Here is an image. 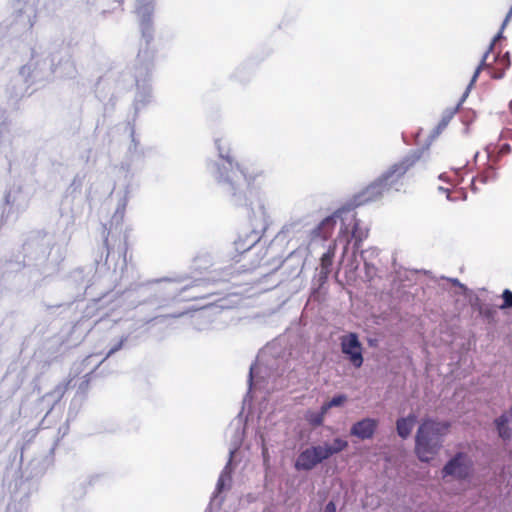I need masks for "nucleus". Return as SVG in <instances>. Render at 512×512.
<instances>
[{"instance_id": "nucleus-19", "label": "nucleus", "mask_w": 512, "mask_h": 512, "mask_svg": "<svg viewBox=\"0 0 512 512\" xmlns=\"http://www.w3.org/2000/svg\"><path fill=\"white\" fill-rule=\"evenodd\" d=\"M503 303L500 305V309H507L512 307V291L505 289L502 293Z\"/></svg>"}, {"instance_id": "nucleus-16", "label": "nucleus", "mask_w": 512, "mask_h": 512, "mask_svg": "<svg viewBox=\"0 0 512 512\" xmlns=\"http://www.w3.org/2000/svg\"><path fill=\"white\" fill-rule=\"evenodd\" d=\"M347 401V396L339 394L334 396L330 401L325 402L323 406L324 412H328L332 407L342 406Z\"/></svg>"}, {"instance_id": "nucleus-13", "label": "nucleus", "mask_w": 512, "mask_h": 512, "mask_svg": "<svg viewBox=\"0 0 512 512\" xmlns=\"http://www.w3.org/2000/svg\"><path fill=\"white\" fill-rule=\"evenodd\" d=\"M368 237V229L360 226L359 221H355L352 229V238L355 240L354 247L359 249L363 240Z\"/></svg>"}, {"instance_id": "nucleus-9", "label": "nucleus", "mask_w": 512, "mask_h": 512, "mask_svg": "<svg viewBox=\"0 0 512 512\" xmlns=\"http://www.w3.org/2000/svg\"><path fill=\"white\" fill-rule=\"evenodd\" d=\"M378 422L375 419L365 418L356 422L350 430L351 435L356 436L362 440L370 439L373 437Z\"/></svg>"}, {"instance_id": "nucleus-3", "label": "nucleus", "mask_w": 512, "mask_h": 512, "mask_svg": "<svg viewBox=\"0 0 512 512\" xmlns=\"http://www.w3.org/2000/svg\"><path fill=\"white\" fill-rule=\"evenodd\" d=\"M348 442L341 438H335L331 445H317L303 450L297 457L295 468L298 471H309L316 467L322 461L328 459L332 455L346 449Z\"/></svg>"}, {"instance_id": "nucleus-10", "label": "nucleus", "mask_w": 512, "mask_h": 512, "mask_svg": "<svg viewBox=\"0 0 512 512\" xmlns=\"http://www.w3.org/2000/svg\"><path fill=\"white\" fill-rule=\"evenodd\" d=\"M334 256H335V245L330 246L328 248V250L322 255V257L320 259V272H319V279L321 281L327 280L329 274L331 273Z\"/></svg>"}, {"instance_id": "nucleus-11", "label": "nucleus", "mask_w": 512, "mask_h": 512, "mask_svg": "<svg viewBox=\"0 0 512 512\" xmlns=\"http://www.w3.org/2000/svg\"><path fill=\"white\" fill-rule=\"evenodd\" d=\"M416 423V416L414 414H410L405 418H400L396 422L397 433L401 438H407L414 425Z\"/></svg>"}, {"instance_id": "nucleus-20", "label": "nucleus", "mask_w": 512, "mask_h": 512, "mask_svg": "<svg viewBox=\"0 0 512 512\" xmlns=\"http://www.w3.org/2000/svg\"><path fill=\"white\" fill-rule=\"evenodd\" d=\"M510 152H511V146L509 144L504 143L499 146V149H498L499 156L507 155Z\"/></svg>"}, {"instance_id": "nucleus-6", "label": "nucleus", "mask_w": 512, "mask_h": 512, "mask_svg": "<svg viewBox=\"0 0 512 512\" xmlns=\"http://www.w3.org/2000/svg\"><path fill=\"white\" fill-rule=\"evenodd\" d=\"M177 291V297L186 302L205 299L212 294L209 289V282L206 280H195L189 284L180 285Z\"/></svg>"}, {"instance_id": "nucleus-8", "label": "nucleus", "mask_w": 512, "mask_h": 512, "mask_svg": "<svg viewBox=\"0 0 512 512\" xmlns=\"http://www.w3.org/2000/svg\"><path fill=\"white\" fill-rule=\"evenodd\" d=\"M341 350L348 356L352 365L360 368L363 364L362 345L357 334L350 333L341 338Z\"/></svg>"}, {"instance_id": "nucleus-17", "label": "nucleus", "mask_w": 512, "mask_h": 512, "mask_svg": "<svg viewBox=\"0 0 512 512\" xmlns=\"http://www.w3.org/2000/svg\"><path fill=\"white\" fill-rule=\"evenodd\" d=\"M344 209L337 210L334 215L328 216L325 219H323L319 225V229H323L325 227H330L331 229L335 226L336 218L341 217L342 213L344 212Z\"/></svg>"}, {"instance_id": "nucleus-18", "label": "nucleus", "mask_w": 512, "mask_h": 512, "mask_svg": "<svg viewBox=\"0 0 512 512\" xmlns=\"http://www.w3.org/2000/svg\"><path fill=\"white\" fill-rule=\"evenodd\" d=\"M454 114H455V110H449V111H446L443 114L440 122L438 123V125L436 127L437 133H440L441 131H443L447 127V125L449 124V122L453 118Z\"/></svg>"}, {"instance_id": "nucleus-5", "label": "nucleus", "mask_w": 512, "mask_h": 512, "mask_svg": "<svg viewBox=\"0 0 512 512\" xmlns=\"http://www.w3.org/2000/svg\"><path fill=\"white\" fill-rule=\"evenodd\" d=\"M473 472V461L469 455L458 452L443 467V477L452 476L458 480L468 479Z\"/></svg>"}, {"instance_id": "nucleus-23", "label": "nucleus", "mask_w": 512, "mask_h": 512, "mask_svg": "<svg viewBox=\"0 0 512 512\" xmlns=\"http://www.w3.org/2000/svg\"><path fill=\"white\" fill-rule=\"evenodd\" d=\"M324 512H336V505L333 501L326 504Z\"/></svg>"}, {"instance_id": "nucleus-15", "label": "nucleus", "mask_w": 512, "mask_h": 512, "mask_svg": "<svg viewBox=\"0 0 512 512\" xmlns=\"http://www.w3.org/2000/svg\"><path fill=\"white\" fill-rule=\"evenodd\" d=\"M496 177V170L495 168H493L492 166H489L487 169H485L483 172H481L480 174H478L474 179H473V184L475 182H480V183H487L489 180H492Z\"/></svg>"}, {"instance_id": "nucleus-2", "label": "nucleus", "mask_w": 512, "mask_h": 512, "mask_svg": "<svg viewBox=\"0 0 512 512\" xmlns=\"http://www.w3.org/2000/svg\"><path fill=\"white\" fill-rule=\"evenodd\" d=\"M450 423L424 419L415 437V452L423 462L432 460L442 447L443 437L448 433Z\"/></svg>"}, {"instance_id": "nucleus-12", "label": "nucleus", "mask_w": 512, "mask_h": 512, "mask_svg": "<svg viewBox=\"0 0 512 512\" xmlns=\"http://www.w3.org/2000/svg\"><path fill=\"white\" fill-rule=\"evenodd\" d=\"M495 425L500 438L504 441L510 440L512 437V429L509 427V418L506 414H502L495 420Z\"/></svg>"}, {"instance_id": "nucleus-4", "label": "nucleus", "mask_w": 512, "mask_h": 512, "mask_svg": "<svg viewBox=\"0 0 512 512\" xmlns=\"http://www.w3.org/2000/svg\"><path fill=\"white\" fill-rule=\"evenodd\" d=\"M419 155L411 154L402 158L400 161L391 165L379 178L386 186L387 191H400L403 186L404 176L419 161Z\"/></svg>"}, {"instance_id": "nucleus-24", "label": "nucleus", "mask_w": 512, "mask_h": 512, "mask_svg": "<svg viewBox=\"0 0 512 512\" xmlns=\"http://www.w3.org/2000/svg\"><path fill=\"white\" fill-rule=\"evenodd\" d=\"M223 487H224V479H223V476H221L217 482V491L221 492L223 490Z\"/></svg>"}, {"instance_id": "nucleus-27", "label": "nucleus", "mask_w": 512, "mask_h": 512, "mask_svg": "<svg viewBox=\"0 0 512 512\" xmlns=\"http://www.w3.org/2000/svg\"><path fill=\"white\" fill-rule=\"evenodd\" d=\"M349 243H350V239H347L345 249H347V246L349 245Z\"/></svg>"}, {"instance_id": "nucleus-22", "label": "nucleus", "mask_w": 512, "mask_h": 512, "mask_svg": "<svg viewBox=\"0 0 512 512\" xmlns=\"http://www.w3.org/2000/svg\"><path fill=\"white\" fill-rule=\"evenodd\" d=\"M500 140H511L512 141V129H505L500 134Z\"/></svg>"}, {"instance_id": "nucleus-7", "label": "nucleus", "mask_w": 512, "mask_h": 512, "mask_svg": "<svg viewBox=\"0 0 512 512\" xmlns=\"http://www.w3.org/2000/svg\"><path fill=\"white\" fill-rule=\"evenodd\" d=\"M386 193H388L386 186L378 177L365 188H363L360 192L355 194L352 202L354 206L365 205L382 199Z\"/></svg>"}, {"instance_id": "nucleus-14", "label": "nucleus", "mask_w": 512, "mask_h": 512, "mask_svg": "<svg viewBox=\"0 0 512 512\" xmlns=\"http://www.w3.org/2000/svg\"><path fill=\"white\" fill-rule=\"evenodd\" d=\"M326 414H327V412H324L323 406H321V409L319 412H311V411L307 412L305 415V419L312 426H320V425H322Z\"/></svg>"}, {"instance_id": "nucleus-26", "label": "nucleus", "mask_w": 512, "mask_h": 512, "mask_svg": "<svg viewBox=\"0 0 512 512\" xmlns=\"http://www.w3.org/2000/svg\"><path fill=\"white\" fill-rule=\"evenodd\" d=\"M235 245H236V249L239 250L242 248L241 244H240V241H236L235 242Z\"/></svg>"}, {"instance_id": "nucleus-1", "label": "nucleus", "mask_w": 512, "mask_h": 512, "mask_svg": "<svg viewBox=\"0 0 512 512\" xmlns=\"http://www.w3.org/2000/svg\"><path fill=\"white\" fill-rule=\"evenodd\" d=\"M230 171L225 175L224 180L232 186L238 184V175H242L247 183L248 189L244 193V209L245 218L251 227L253 239L245 250H249L260 239L261 235L269 226V215L267 213L265 203L262 197L253 187L255 180L264 175L263 170L256 167L253 163L236 164L233 167L232 161L227 159Z\"/></svg>"}, {"instance_id": "nucleus-21", "label": "nucleus", "mask_w": 512, "mask_h": 512, "mask_svg": "<svg viewBox=\"0 0 512 512\" xmlns=\"http://www.w3.org/2000/svg\"><path fill=\"white\" fill-rule=\"evenodd\" d=\"M126 341L125 338H122L113 348H111L109 350V352L107 353V356L106 357H110L112 354H114L115 352H117L118 350H120L124 344V342Z\"/></svg>"}, {"instance_id": "nucleus-25", "label": "nucleus", "mask_w": 512, "mask_h": 512, "mask_svg": "<svg viewBox=\"0 0 512 512\" xmlns=\"http://www.w3.org/2000/svg\"><path fill=\"white\" fill-rule=\"evenodd\" d=\"M165 282H166L165 289H166L167 291H170V290H171V289H170V286H171V284H172V283H171V281H169V280H165Z\"/></svg>"}]
</instances>
